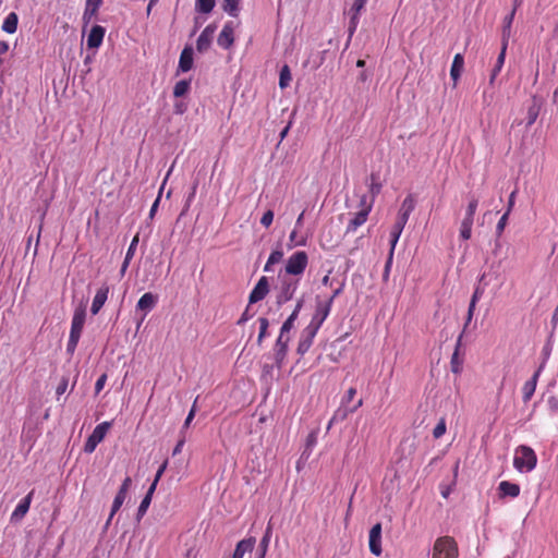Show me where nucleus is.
<instances>
[{
    "mask_svg": "<svg viewBox=\"0 0 558 558\" xmlns=\"http://www.w3.org/2000/svg\"><path fill=\"white\" fill-rule=\"evenodd\" d=\"M537 463L535 451L525 445L519 446L514 451L513 466L520 473L533 471Z\"/></svg>",
    "mask_w": 558,
    "mask_h": 558,
    "instance_id": "1",
    "label": "nucleus"
},
{
    "mask_svg": "<svg viewBox=\"0 0 558 558\" xmlns=\"http://www.w3.org/2000/svg\"><path fill=\"white\" fill-rule=\"evenodd\" d=\"M458 546L450 536H442L436 539L433 548V558H457Z\"/></svg>",
    "mask_w": 558,
    "mask_h": 558,
    "instance_id": "2",
    "label": "nucleus"
},
{
    "mask_svg": "<svg viewBox=\"0 0 558 558\" xmlns=\"http://www.w3.org/2000/svg\"><path fill=\"white\" fill-rule=\"evenodd\" d=\"M308 264V256L304 251H298L293 253L286 263V274L292 276H301Z\"/></svg>",
    "mask_w": 558,
    "mask_h": 558,
    "instance_id": "3",
    "label": "nucleus"
},
{
    "mask_svg": "<svg viewBox=\"0 0 558 558\" xmlns=\"http://www.w3.org/2000/svg\"><path fill=\"white\" fill-rule=\"evenodd\" d=\"M332 307V298H328L327 300L316 299L315 312L310 322V326H314L319 329L324 322L330 314Z\"/></svg>",
    "mask_w": 558,
    "mask_h": 558,
    "instance_id": "4",
    "label": "nucleus"
},
{
    "mask_svg": "<svg viewBox=\"0 0 558 558\" xmlns=\"http://www.w3.org/2000/svg\"><path fill=\"white\" fill-rule=\"evenodd\" d=\"M111 427V423L110 422H102L100 424H98L93 433L89 435V437L87 438L85 445H84V451L86 453H92L95 451V449L97 448V446L104 440V438L106 437L109 428Z\"/></svg>",
    "mask_w": 558,
    "mask_h": 558,
    "instance_id": "5",
    "label": "nucleus"
},
{
    "mask_svg": "<svg viewBox=\"0 0 558 558\" xmlns=\"http://www.w3.org/2000/svg\"><path fill=\"white\" fill-rule=\"evenodd\" d=\"M319 329L314 326L307 325L301 332L299 344H298V353L300 355H304L313 344L314 338L316 337Z\"/></svg>",
    "mask_w": 558,
    "mask_h": 558,
    "instance_id": "6",
    "label": "nucleus"
},
{
    "mask_svg": "<svg viewBox=\"0 0 558 558\" xmlns=\"http://www.w3.org/2000/svg\"><path fill=\"white\" fill-rule=\"evenodd\" d=\"M298 280L283 279L280 291L277 295V303L279 305H282L290 301L293 298L295 291L298 290Z\"/></svg>",
    "mask_w": 558,
    "mask_h": 558,
    "instance_id": "7",
    "label": "nucleus"
},
{
    "mask_svg": "<svg viewBox=\"0 0 558 558\" xmlns=\"http://www.w3.org/2000/svg\"><path fill=\"white\" fill-rule=\"evenodd\" d=\"M158 302V296L153 294L151 292L144 293L137 304H136V312H141V323L145 319L146 315L156 306Z\"/></svg>",
    "mask_w": 558,
    "mask_h": 558,
    "instance_id": "8",
    "label": "nucleus"
},
{
    "mask_svg": "<svg viewBox=\"0 0 558 558\" xmlns=\"http://www.w3.org/2000/svg\"><path fill=\"white\" fill-rule=\"evenodd\" d=\"M216 29L217 26L215 24H209L204 28L196 40V49L198 52H206L210 48Z\"/></svg>",
    "mask_w": 558,
    "mask_h": 558,
    "instance_id": "9",
    "label": "nucleus"
},
{
    "mask_svg": "<svg viewBox=\"0 0 558 558\" xmlns=\"http://www.w3.org/2000/svg\"><path fill=\"white\" fill-rule=\"evenodd\" d=\"M86 318V310L85 306L81 305L75 308L71 322L70 336L80 337L82 335L84 324Z\"/></svg>",
    "mask_w": 558,
    "mask_h": 558,
    "instance_id": "10",
    "label": "nucleus"
},
{
    "mask_svg": "<svg viewBox=\"0 0 558 558\" xmlns=\"http://www.w3.org/2000/svg\"><path fill=\"white\" fill-rule=\"evenodd\" d=\"M289 341L290 337L287 333H279L274 348L275 361L278 367H281L286 359Z\"/></svg>",
    "mask_w": 558,
    "mask_h": 558,
    "instance_id": "11",
    "label": "nucleus"
},
{
    "mask_svg": "<svg viewBox=\"0 0 558 558\" xmlns=\"http://www.w3.org/2000/svg\"><path fill=\"white\" fill-rule=\"evenodd\" d=\"M369 550L375 556H380L383 553L381 548V524L376 523L369 531L368 536Z\"/></svg>",
    "mask_w": 558,
    "mask_h": 558,
    "instance_id": "12",
    "label": "nucleus"
},
{
    "mask_svg": "<svg viewBox=\"0 0 558 558\" xmlns=\"http://www.w3.org/2000/svg\"><path fill=\"white\" fill-rule=\"evenodd\" d=\"M33 496H34V490H31L19 504L17 506L15 507V509L13 510V512L11 513V518H10V521L13 522V523H16L19 521H21L25 515L26 513L28 512L29 510V507H31V504H32V500H33Z\"/></svg>",
    "mask_w": 558,
    "mask_h": 558,
    "instance_id": "13",
    "label": "nucleus"
},
{
    "mask_svg": "<svg viewBox=\"0 0 558 558\" xmlns=\"http://www.w3.org/2000/svg\"><path fill=\"white\" fill-rule=\"evenodd\" d=\"M269 292V282L267 277H262L250 293L248 301L251 304L265 299Z\"/></svg>",
    "mask_w": 558,
    "mask_h": 558,
    "instance_id": "14",
    "label": "nucleus"
},
{
    "mask_svg": "<svg viewBox=\"0 0 558 558\" xmlns=\"http://www.w3.org/2000/svg\"><path fill=\"white\" fill-rule=\"evenodd\" d=\"M234 41V24L233 22H227L225 23L217 43L218 45L223 49H229Z\"/></svg>",
    "mask_w": 558,
    "mask_h": 558,
    "instance_id": "15",
    "label": "nucleus"
},
{
    "mask_svg": "<svg viewBox=\"0 0 558 558\" xmlns=\"http://www.w3.org/2000/svg\"><path fill=\"white\" fill-rule=\"evenodd\" d=\"M369 215V206L366 209H360L357 213L353 215V217L348 222L345 233H354L361 226H363Z\"/></svg>",
    "mask_w": 558,
    "mask_h": 558,
    "instance_id": "16",
    "label": "nucleus"
},
{
    "mask_svg": "<svg viewBox=\"0 0 558 558\" xmlns=\"http://www.w3.org/2000/svg\"><path fill=\"white\" fill-rule=\"evenodd\" d=\"M363 401L359 400L355 405L352 408L348 405H340L333 413L332 417L330 418L328 423V429L331 427L332 424L344 421L349 414L355 412L360 407H362Z\"/></svg>",
    "mask_w": 558,
    "mask_h": 558,
    "instance_id": "17",
    "label": "nucleus"
},
{
    "mask_svg": "<svg viewBox=\"0 0 558 558\" xmlns=\"http://www.w3.org/2000/svg\"><path fill=\"white\" fill-rule=\"evenodd\" d=\"M544 365H545V363L541 364L539 367L534 373V375L532 376V378L529 379L527 381H525V384L523 385L522 395H523L524 402L530 401V399L534 395L536 385H537V380H538V377H539L542 371L544 369Z\"/></svg>",
    "mask_w": 558,
    "mask_h": 558,
    "instance_id": "18",
    "label": "nucleus"
},
{
    "mask_svg": "<svg viewBox=\"0 0 558 558\" xmlns=\"http://www.w3.org/2000/svg\"><path fill=\"white\" fill-rule=\"evenodd\" d=\"M108 294H109V286L108 284H104L102 287H100L97 290V292L94 296L92 306H90V312L93 315H96L99 313V311L105 305V303L108 299Z\"/></svg>",
    "mask_w": 558,
    "mask_h": 558,
    "instance_id": "19",
    "label": "nucleus"
},
{
    "mask_svg": "<svg viewBox=\"0 0 558 558\" xmlns=\"http://www.w3.org/2000/svg\"><path fill=\"white\" fill-rule=\"evenodd\" d=\"M520 486L509 481H502L498 485V494L500 498H517L520 495Z\"/></svg>",
    "mask_w": 558,
    "mask_h": 558,
    "instance_id": "20",
    "label": "nucleus"
},
{
    "mask_svg": "<svg viewBox=\"0 0 558 558\" xmlns=\"http://www.w3.org/2000/svg\"><path fill=\"white\" fill-rule=\"evenodd\" d=\"M105 28L100 25H95L92 27L88 37H87V47L88 48H98L104 40L105 37Z\"/></svg>",
    "mask_w": 558,
    "mask_h": 558,
    "instance_id": "21",
    "label": "nucleus"
},
{
    "mask_svg": "<svg viewBox=\"0 0 558 558\" xmlns=\"http://www.w3.org/2000/svg\"><path fill=\"white\" fill-rule=\"evenodd\" d=\"M484 293H485L484 286L476 284L475 288H474V292H473V294L471 296L470 304H469L465 327L472 320L474 312H475V308H476V304L480 301V299L484 295Z\"/></svg>",
    "mask_w": 558,
    "mask_h": 558,
    "instance_id": "22",
    "label": "nucleus"
},
{
    "mask_svg": "<svg viewBox=\"0 0 558 558\" xmlns=\"http://www.w3.org/2000/svg\"><path fill=\"white\" fill-rule=\"evenodd\" d=\"M484 293H485L484 286L476 284L475 288H474V292H473V294L471 296L470 304H469L465 327L472 320L474 312H475V308H476V304L480 301V299L484 295Z\"/></svg>",
    "mask_w": 558,
    "mask_h": 558,
    "instance_id": "23",
    "label": "nucleus"
},
{
    "mask_svg": "<svg viewBox=\"0 0 558 558\" xmlns=\"http://www.w3.org/2000/svg\"><path fill=\"white\" fill-rule=\"evenodd\" d=\"M514 15H515V8H513L511 10V12L508 15H506L502 21L501 45H504V46L509 45V39L511 37V28H512Z\"/></svg>",
    "mask_w": 558,
    "mask_h": 558,
    "instance_id": "24",
    "label": "nucleus"
},
{
    "mask_svg": "<svg viewBox=\"0 0 558 558\" xmlns=\"http://www.w3.org/2000/svg\"><path fill=\"white\" fill-rule=\"evenodd\" d=\"M255 546V538L250 537L240 541L234 549L232 558H243L246 553H251Z\"/></svg>",
    "mask_w": 558,
    "mask_h": 558,
    "instance_id": "25",
    "label": "nucleus"
},
{
    "mask_svg": "<svg viewBox=\"0 0 558 558\" xmlns=\"http://www.w3.org/2000/svg\"><path fill=\"white\" fill-rule=\"evenodd\" d=\"M464 68V58L461 53H457L453 58L451 69H450V76L453 81V84L457 85V82L459 81L461 73Z\"/></svg>",
    "mask_w": 558,
    "mask_h": 558,
    "instance_id": "26",
    "label": "nucleus"
},
{
    "mask_svg": "<svg viewBox=\"0 0 558 558\" xmlns=\"http://www.w3.org/2000/svg\"><path fill=\"white\" fill-rule=\"evenodd\" d=\"M193 66V49L191 47H185L179 59V70L181 72H187Z\"/></svg>",
    "mask_w": 558,
    "mask_h": 558,
    "instance_id": "27",
    "label": "nucleus"
},
{
    "mask_svg": "<svg viewBox=\"0 0 558 558\" xmlns=\"http://www.w3.org/2000/svg\"><path fill=\"white\" fill-rule=\"evenodd\" d=\"M308 234L302 233L299 229H293L289 235L288 247L305 246L307 244Z\"/></svg>",
    "mask_w": 558,
    "mask_h": 558,
    "instance_id": "28",
    "label": "nucleus"
},
{
    "mask_svg": "<svg viewBox=\"0 0 558 558\" xmlns=\"http://www.w3.org/2000/svg\"><path fill=\"white\" fill-rule=\"evenodd\" d=\"M403 227L402 226H398V225H393L392 229H391V232H390V254H389V258H388V262L386 264V269L388 270L390 264H391V260H392V256H393V251L396 248V245L400 239V235L403 231Z\"/></svg>",
    "mask_w": 558,
    "mask_h": 558,
    "instance_id": "29",
    "label": "nucleus"
},
{
    "mask_svg": "<svg viewBox=\"0 0 558 558\" xmlns=\"http://www.w3.org/2000/svg\"><path fill=\"white\" fill-rule=\"evenodd\" d=\"M508 46L501 45L499 56L497 57L496 63L494 65V69L492 70L489 83L493 84L497 75L500 73L505 60H506V53H507Z\"/></svg>",
    "mask_w": 558,
    "mask_h": 558,
    "instance_id": "30",
    "label": "nucleus"
},
{
    "mask_svg": "<svg viewBox=\"0 0 558 558\" xmlns=\"http://www.w3.org/2000/svg\"><path fill=\"white\" fill-rule=\"evenodd\" d=\"M17 23H19V17H17L16 13L11 12L5 16V19L2 23V31L8 34H14L17 29Z\"/></svg>",
    "mask_w": 558,
    "mask_h": 558,
    "instance_id": "31",
    "label": "nucleus"
},
{
    "mask_svg": "<svg viewBox=\"0 0 558 558\" xmlns=\"http://www.w3.org/2000/svg\"><path fill=\"white\" fill-rule=\"evenodd\" d=\"M541 111V105L534 99L526 112V126L530 128L537 119Z\"/></svg>",
    "mask_w": 558,
    "mask_h": 558,
    "instance_id": "32",
    "label": "nucleus"
},
{
    "mask_svg": "<svg viewBox=\"0 0 558 558\" xmlns=\"http://www.w3.org/2000/svg\"><path fill=\"white\" fill-rule=\"evenodd\" d=\"M126 498V494L118 490L114 499H113V502H112V507H111V512H110V515L107 520V525L110 523V521L112 520L113 515L116 514V512L121 508V506L123 505L124 500Z\"/></svg>",
    "mask_w": 558,
    "mask_h": 558,
    "instance_id": "33",
    "label": "nucleus"
},
{
    "mask_svg": "<svg viewBox=\"0 0 558 558\" xmlns=\"http://www.w3.org/2000/svg\"><path fill=\"white\" fill-rule=\"evenodd\" d=\"M215 0H196L195 1V10L199 13L208 14L215 8Z\"/></svg>",
    "mask_w": 558,
    "mask_h": 558,
    "instance_id": "34",
    "label": "nucleus"
},
{
    "mask_svg": "<svg viewBox=\"0 0 558 558\" xmlns=\"http://www.w3.org/2000/svg\"><path fill=\"white\" fill-rule=\"evenodd\" d=\"M291 78L292 77H291L290 69L286 64V65H283L280 69V73H279V86H280V88L284 89L286 87H288L290 82H291Z\"/></svg>",
    "mask_w": 558,
    "mask_h": 558,
    "instance_id": "35",
    "label": "nucleus"
},
{
    "mask_svg": "<svg viewBox=\"0 0 558 558\" xmlns=\"http://www.w3.org/2000/svg\"><path fill=\"white\" fill-rule=\"evenodd\" d=\"M473 221L474 220L469 218H463L460 228V236L462 240L466 241L471 238Z\"/></svg>",
    "mask_w": 558,
    "mask_h": 558,
    "instance_id": "36",
    "label": "nucleus"
},
{
    "mask_svg": "<svg viewBox=\"0 0 558 558\" xmlns=\"http://www.w3.org/2000/svg\"><path fill=\"white\" fill-rule=\"evenodd\" d=\"M415 208V201L412 195L407 196L400 207V211L403 215L410 216Z\"/></svg>",
    "mask_w": 558,
    "mask_h": 558,
    "instance_id": "37",
    "label": "nucleus"
},
{
    "mask_svg": "<svg viewBox=\"0 0 558 558\" xmlns=\"http://www.w3.org/2000/svg\"><path fill=\"white\" fill-rule=\"evenodd\" d=\"M270 536H271V527L268 526L265 532V535L263 536V538L260 539V543H259V551H260L259 558H265V555H266L268 546H269Z\"/></svg>",
    "mask_w": 558,
    "mask_h": 558,
    "instance_id": "38",
    "label": "nucleus"
},
{
    "mask_svg": "<svg viewBox=\"0 0 558 558\" xmlns=\"http://www.w3.org/2000/svg\"><path fill=\"white\" fill-rule=\"evenodd\" d=\"M190 89V82L182 80L175 83L173 88V95L174 97L179 98L184 96Z\"/></svg>",
    "mask_w": 558,
    "mask_h": 558,
    "instance_id": "39",
    "label": "nucleus"
},
{
    "mask_svg": "<svg viewBox=\"0 0 558 558\" xmlns=\"http://www.w3.org/2000/svg\"><path fill=\"white\" fill-rule=\"evenodd\" d=\"M240 0H223V10L231 16H238Z\"/></svg>",
    "mask_w": 558,
    "mask_h": 558,
    "instance_id": "40",
    "label": "nucleus"
},
{
    "mask_svg": "<svg viewBox=\"0 0 558 558\" xmlns=\"http://www.w3.org/2000/svg\"><path fill=\"white\" fill-rule=\"evenodd\" d=\"M101 3H102V0H87L85 12H84V17H86V16L92 17L94 14H96V12L99 9Z\"/></svg>",
    "mask_w": 558,
    "mask_h": 558,
    "instance_id": "41",
    "label": "nucleus"
},
{
    "mask_svg": "<svg viewBox=\"0 0 558 558\" xmlns=\"http://www.w3.org/2000/svg\"><path fill=\"white\" fill-rule=\"evenodd\" d=\"M258 322H259V333L257 337V342H258V344H260L262 341L268 336L267 329L269 327V322L265 317H260L258 319Z\"/></svg>",
    "mask_w": 558,
    "mask_h": 558,
    "instance_id": "42",
    "label": "nucleus"
},
{
    "mask_svg": "<svg viewBox=\"0 0 558 558\" xmlns=\"http://www.w3.org/2000/svg\"><path fill=\"white\" fill-rule=\"evenodd\" d=\"M298 317L299 316L296 315V313H291L290 316L284 320V323L281 326V333L288 335L294 327V323L298 319Z\"/></svg>",
    "mask_w": 558,
    "mask_h": 558,
    "instance_id": "43",
    "label": "nucleus"
},
{
    "mask_svg": "<svg viewBox=\"0 0 558 558\" xmlns=\"http://www.w3.org/2000/svg\"><path fill=\"white\" fill-rule=\"evenodd\" d=\"M451 371L454 374H459L462 371V360L459 357L458 349L453 352L450 361Z\"/></svg>",
    "mask_w": 558,
    "mask_h": 558,
    "instance_id": "44",
    "label": "nucleus"
},
{
    "mask_svg": "<svg viewBox=\"0 0 558 558\" xmlns=\"http://www.w3.org/2000/svg\"><path fill=\"white\" fill-rule=\"evenodd\" d=\"M477 205H478V201L476 198H472L468 205L464 218L474 220V215H475Z\"/></svg>",
    "mask_w": 558,
    "mask_h": 558,
    "instance_id": "45",
    "label": "nucleus"
},
{
    "mask_svg": "<svg viewBox=\"0 0 558 558\" xmlns=\"http://www.w3.org/2000/svg\"><path fill=\"white\" fill-rule=\"evenodd\" d=\"M150 502H151V498L149 496H145L142 499V501H141L140 506H138V509H137V517H138V519L142 518L146 513Z\"/></svg>",
    "mask_w": 558,
    "mask_h": 558,
    "instance_id": "46",
    "label": "nucleus"
},
{
    "mask_svg": "<svg viewBox=\"0 0 558 558\" xmlns=\"http://www.w3.org/2000/svg\"><path fill=\"white\" fill-rule=\"evenodd\" d=\"M446 429H447V427H446V421H445V418H441V420L437 423V425L435 426V428H434V430H433V436H434L435 438H440L441 436H444V435H445Z\"/></svg>",
    "mask_w": 558,
    "mask_h": 558,
    "instance_id": "47",
    "label": "nucleus"
},
{
    "mask_svg": "<svg viewBox=\"0 0 558 558\" xmlns=\"http://www.w3.org/2000/svg\"><path fill=\"white\" fill-rule=\"evenodd\" d=\"M368 0H354L350 10L351 14L360 16L361 11L364 9Z\"/></svg>",
    "mask_w": 558,
    "mask_h": 558,
    "instance_id": "48",
    "label": "nucleus"
},
{
    "mask_svg": "<svg viewBox=\"0 0 558 558\" xmlns=\"http://www.w3.org/2000/svg\"><path fill=\"white\" fill-rule=\"evenodd\" d=\"M274 221V211L271 209H268L267 211L264 213V215L262 216L260 218V223L265 227V228H269L271 226Z\"/></svg>",
    "mask_w": 558,
    "mask_h": 558,
    "instance_id": "49",
    "label": "nucleus"
},
{
    "mask_svg": "<svg viewBox=\"0 0 558 558\" xmlns=\"http://www.w3.org/2000/svg\"><path fill=\"white\" fill-rule=\"evenodd\" d=\"M78 341H80V337L69 335V340L66 343V352L70 354H73L74 351L76 350Z\"/></svg>",
    "mask_w": 558,
    "mask_h": 558,
    "instance_id": "50",
    "label": "nucleus"
},
{
    "mask_svg": "<svg viewBox=\"0 0 558 558\" xmlns=\"http://www.w3.org/2000/svg\"><path fill=\"white\" fill-rule=\"evenodd\" d=\"M138 244V235H135L133 238V240L131 241L130 245H129V248L126 251V254H125V257L129 258V259H132L134 254H135V251H136V246Z\"/></svg>",
    "mask_w": 558,
    "mask_h": 558,
    "instance_id": "51",
    "label": "nucleus"
},
{
    "mask_svg": "<svg viewBox=\"0 0 558 558\" xmlns=\"http://www.w3.org/2000/svg\"><path fill=\"white\" fill-rule=\"evenodd\" d=\"M283 252L281 250H274L268 257L269 264H278L281 262Z\"/></svg>",
    "mask_w": 558,
    "mask_h": 558,
    "instance_id": "52",
    "label": "nucleus"
},
{
    "mask_svg": "<svg viewBox=\"0 0 558 558\" xmlns=\"http://www.w3.org/2000/svg\"><path fill=\"white\" fill-rule=\"evenodd\" d=\"M355 395H356V389L353 387L349 388L341 400V404L348 405L353 400Z\"/></svg>",
    "mask_w": 558,
    "mask_h": 558,
    "instance_id": "53",
    "label": "nucleus"
},
{
    "mask_svg": "<svg viewBox=\"0 0 558 558\" xmlns=\"http://www.w3.org/2000/svg\"><path fill=\"white\" fill-rule=\"evenodd\" d=\"M196 401H197V399L194 401V404L192 405V409L190 410V412L184 421L182 429L187 428L190 426L192 420L194 418L195 413H196Z\"/></svg>",
    "mask_w": 558,
    "mask_h": 558,
    "instance_id": "54",
    "label": "nucleus"
},
{
    "mask_svg": "<svg viewBox=\"0 0 558 558\" xmlns=\"http://www.w3.org/2000/svg\"><path fill=\"white\" fill-rule=\"evenodd\" d=\"M373 204H374V199L371 198L368 199L367 195L364 194L360 197V209H366L367 206H369V213L372 211V208H373Z\"/></svg>",
    "mask_w": 558,
    "mask_h": 558,
    "instance_id": "55",
    "label": "nucleus"
},
{
    "mask_svg": "<svg viewBox=\"0 0 558 558\" xmlns=\"http://www.w3.org/2000/svg\"><path fill=\"white\" fill-rule=\"evenodd\" d=\"M360 16L351 14L350 23H349V36L351 37L354 32L356 31V27L359 25Z\"/></svg>",
    "mask_w": 558,
    "mask_h": 558,
    "instance_id": "56",
    "label": "nucleus"
},
{
    "mask_svg": "<svg viewBox=\"0 0 558 558\" xmlns=\"http://www.w3.org/2000/svg\"><path fill=\"white\" fill-rule=\"evenodd\" d=\"M508 217H509V213H505V214L500 217L499 221L497 222L496 230H497V232H498L499 234L504 231V229H505V227H506V225H507V221H508Z\"/></svg>",
    "mask_w": 558,
    "mask_h": 558,
    "instance_id": "57",
    "label": "nucleus"
},
{
    "mask_svg": "<svg viewBox=\"0 0 558 558\" xmlns=\"http://www.w3.org/2000/svg\"><path fill=\"white\" fill-rule=\"evenodd\" d=\"M68 383H69V379L66 377H63L61 379V381L59 383V385L57 387V390H56L58 396H61V395H63L66 391Z\"/></svg>",
    "mask_w": 558,
    "mask_h": 558,
    "instance_id": "58",
    "label": "nucleus"
},
{
    "mask_svg": "<svg viewBox=\"0 0 558 558\" xmlns=\"http://www.w3.org/2000/svg\"><path fill=\"white\" fill-rule=\"evenodd\" d=\"M106 380H107V376L105 374H102L97 380H96V384H95V390L96 392H100L102 389H104V386L106 384Z\"/></svg>",
    "mask_w": 558,
    "mask_h": 558,
    "instance_id": "59",
    "label": "nucleus"
},
{
    "mask_svg": "<svg viewBox=\"0 0 558 558\" xmlns=\"http://www.w3.org/2000/svg\"><path fill=\"white\" fill-rule=\"evenodd\" d=\"M186 109L187 106L183 101H178L174 104V112L177 114H183L186 111Z\"/></svg>",
    "mask_w": 558,
    "mask_h": 558,
    "instance_id": "60",
    "label": "nucleus"
},
{
    "mask_svg": "<svg viewBox=\"0 0 558 558\" xmlns=\"http://www.w3.org/2000/svg\"><path fill=\"white\" fill-rule=\"evenodd\" d=\"M131 484H132L131 477L126 476L124 478L122 485L120 486L119 490L128 495V490H129Z\"/></svg>",
    "mask_w": 558,
    "mask_h": 558,
    "instance_id": "61",
    "label": "nucleus"
},
{
    "mask_svg": "<svg viewBox=\"0 0 558 558\" xmlns=\"http://www.w3.org/2000/svg\"><path fill=\"white\" fill-rule=\"evenodd\" d=\"M168 466V461L166 460L160 466L159 469L157 470L156 472V475H155V481L159 482V480L161 478L162 474L165 473L166 469Z\"/></svg>",
    "mask_w": 558,
    "mask_h": 558,
    "instance_id": "62",
    "label": "nucleus"
},
{
    "mask_svg": "<svg viewBox=\"0 0 558 558\" xmlns=\"http://www.w3.org/2000/svg\"><path fill=\"white\" fill-rule=\"evenodd\" d=\"M409 217L410 216H407V215H403V214L399 213L395 223L398 225V226H402L404 228L407 222H408V220H409Z\"/></svg>",
    "mask_w": 558,
    "mask_h": 558,
    "instance_id": "63",
    "label": "nucleus"
},
{
    "mask_svg": "<svg viewBox=\"0 0 558 558\" xmlns=\"http://www.w3.org/2000/svg\"><path fill=\"white\" fill-rule=\"evenodd\" d=\"M184 442H185V439L182 438L178 441V444L175 445V447L173 448V451H172V454L173 456H177L181 452L183 446H184Z\"/></svg>",
    "mask_w": 558,
    "mask_h": 558,
    "instance_id": "64",
    "label": "nucleus"
}]
</instances>
